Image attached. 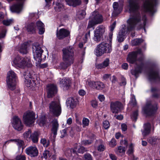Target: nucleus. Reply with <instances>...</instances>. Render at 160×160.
I'll return each instance as SVG.
<instances>
[{
	"instance_id": "nucleus-1",
	"label": "nucleus",
	"mask_w": 160,
	"mask_h": 160,
	"mask_svg": "<svg viewBox=\"0 0 160 160\" xmlns=\"http://www.w3.org/2000/svg\"><path fill=\"white\" fill-rule=\"evenodd\" d=\"M147 21L145 16H143L142 18L139 14L135 15L128 20V27L123 25L119 31L117 36V40L119 42H122L125 38V35L128 32L132 30L135 26L140 28H143L144 32H146L145 26Z\"/></svg>"
},
{
	"instance_id": "nucleus-2",
	"label": "nucleus",
	"mask_w": 160,
	"mask_h": 160,
	"mask_svg": "<svg viewBox=\"0 0 160 160\" xmlns=\"http://www.w3.org/2000/svg\"><path fill=\"white\" fill-rule=\"evenodd\" d=\"M12 64L17 68H24L26 66L31 67L32 64L29 57L22 58L17 56L12 60Z\"/></svg>"
},
{
	"instance_id": "nucleus-3",
	"label": "nucleus",
	"mask_w": 160,
	"mask_h": 160,
	"mask_svg": "<svg viewBox=\"0 0 160 160\" xmlns=\"http://www.w3.org/2000/svg\"><path fill=\"white\" fill-rule=\"evenodd\" d=\"M63 59L67 64L66 66L64 67V65L65 63L62 64L61 65L62 68L65 69L68 66L70 65L72 63L73 56V49L72 47H69L63 49Z\"/></svg>"
},
{
	"instance_id": "nucleus-4",
	"label": "nucleus",
	"mask_w": 160,
	"mask_h": 160,
	"mask_svg": "<svg viewBox=\"0 0 160 160\" xmlns=\"http://www.w3.org/2000/svg\"><path fill=\"white\" fill-rule=\"evenodd\" d=\"M24 75L25 79V82L27 87L33 90L38 82L37 80L35 79L33 72L32 71L27 70L25 72Z\"/></svg>"
},
{
	"instance_id": "nucleus-5",
	"label": "nucleus",
	"mask_w": 160,
	"mask_h": 160,
	"mask_svg": "<svg viewBox=\"0 0 160 160\" xmlns=\"http://www.w3.org/2000/svg\"><path fill=\"white\" fill-rule=\"evenodd\" d=\"M112 50L111 44L102 42L96 47L94 53L97 56H101L106 53H109Z\"/></svg>"
},
{
	"instance_id": "nucleus-6",
	"label": "nucleus",
	"mask_w": 160,
	"mask_h": 160,
	"mask_svg": "<svg viewBox=\"0 0 160 160\" xmlns=\"http://www.w3.org/2000/svg\"><path fill=\"white\" fill-rule=\"evenodd\" d=\"M88 28H91L94 25L102 22L103 19L102 15L98 12L94 11L90 17Z\"/></svg>"
},
{
	"instance_id": "nucleus-7",
	"label": "nucleus",
	"mask_w": 160,
	"mask_h": 160,
	"mask_svg": "<svg viewBox=\"0 0 160 160\" xmlns=\"http://www.w3.org/2000/svg\"><path fill=\"white\" fill-rule=\"evenodd\" d=\"M49 107L50 112L54 115L58 116L61 114L62 108L59 100L51 102L49 104Z\"/></svg>"
},
{
	"instance_id": "nucleus-8",
	"label": "nucleus",
	"mask_w": 160,
	"mask_h": 160,
	"mask_svg": "<svg viewBox=\"0 0 160 160\" xmlns=\"http://www.w3.org/2000/svg\"><path fill=\"white\" fill-rule=\"evenodd\" d=\"M33 55L36 63H40L42 60V56L43 51L38 43H34L32 46Z\"/></svg>"
},
{
	"instance_id": "nucleus-9",
	"label": "nucleus",
	"mask_w": 160,
	"mask_h": 160,
	"mask_svg": "<svg viewBox=\"0 0 160 160\" xmlns=\"http://www.w3.org/2000/svg\"><path fill=\"white\" fill-rule=\"evenodd\" d=\"M17 79V75L13 71L10 70L8 72L7 82L8 88L11 90L15 88Z\"/></svg>"
},
{
	"instance_id": "nucleus-10",
	"label": "nucleus",
	"mask_w": 160,
	"mask_h": 160,
	"mask_svg": "<svg viewBox=\"0 0 160 160\" xmlns=\"http://www.w3.org/2000/svg\"><path fill=\"white\" fill-rule=\"evenodd\" d=\"M35 113L32 111H28L23 115V120L25 124L30 126L34 122Z\"/></svg>"
},
{
	"instance_id": "nucleus-11",
	"label": "nucleus",
	"mask_w": 160,
	"mask_h": 160,
	"mask_svg": "<svg viewBox=\"0 0 160 160\" xmlns=\"http://www.w3.org/2000/svg\"><path fill=\"white\" fill-rule=\"evenodd\" d=\"M11 123L12 127L17 131H21L23 128V125L21 119L17 116H15L13 117Z\"/></svg>"
},
{
	"instance_id": "nucleus-12",
	"label": "nucleus",
	"mask_w": 160,
	"mask_h": 160,
	"mask_svg": "<svg viewBox=\"0 0 160 160\" xmlns=\"http://www.w3.org/2000/svg\"><path fill=\"white\" fill-rule=\"evenodd\" d=\"M158 108L157 104L152 105L151 104H148L143 108L142 111L145 114L150 115L155 113Z\"/></svg>"
},
{
	"instance_id": "nucleus-13",
	"label": "nucleus",
	"mask_w": 160,
	"mask_h": 160,
	"mask_svg": "<svg viewBox=\"0 0 160 160\" xmlns=\"http://www.w3.org/2000/svg\"><path fill=\"white\" fill-rule=\"evenodd\" d=\"M26 153L32 158H35L38 155V151L36 147L29 146L25 150Z\"/></svg>"
},
{
	"instance_id": "nucleus-14",
	"label": "nucleus",
	"mask_w": 160,
	"mask_h": 160,
	"mask_svg": "<svg viewBox=\"0 0 160 160\" xmlns=\"http://www.w3.org/2000/svg\"><path fill=\"white\" fill-rule=\"evenodd\" d=\"M141 53V49H138L137 51L129 53L127 58V61L130 63H133L136 61L137 55Z\"/></svg>"
},
{
	"instance_id": "nucleus-15",
	"label": "nucleus",
	"mask_w": 160,
	"mask_h": 160,
	"mask_svg": "<svg viewBox=\"0 0 160 160\" xmlns=\"http://www.w3.org/2000/svg\"><path fill=\"white\" fill-rule=\"evenodd\" d=\"M122 106L121 103L118 101L111 102L110 105L111 111L113 113H117L121 110Z\"/></svg>"
},
{
	"instance_id": "nucleus-16",
	"label": "nucleus",
	"mask_w": 160,
	"mask_h": 160,
	"mask_svg": "<svg viewBox=\"0 0 160 160\" xmlns=\"http://www.w3.org/2000/svg\"><path fill=\"white\" fill-rule=\"evenodd\" d=\"M59 80L60 86L63 88V89H67L69 88L71 83L70 79L65 78L62 79L60 78Z\"/></svg>"
},
{
	"instance_id": "nucleus-17",
	"label": "nucleus",
	"mask_w": 160,
	"mask_h": 160,
	"mask_svg": "<svg viewBox=\"0 0 160 160\" xmlns=\"http://www.w3.org/2000/svg\"><path fill=\"white\" fill-rule=\"evenodd\" d=\"M47 90L48 97L50 98L52 97L57 92V88L56 86L53 84L49 85L47 86Z\"/></svg>"
},
{
	"instance_id": "nucleus-18",
	"label": "nucleus",
	"mask_w": 160,
	"mask_h": 160,
	"mask_svg": "<svg viewBox=\"0 0 160 160\" xmlns=\"http://www.w3.org/2000/svg\"><path fill=\"white\" fill-rule=\"evenodd\" d=\"M70 34V32L66 29L62 28L57 32V35L59 39H61L68 36Z\"/></svg>"
},
{
	"instance_id": "nucleus-19",
	"label": "nucleus",
	"mask_w": 160,
	"mask_h": 160,
	"mask_svg": "<svg viewBox=\"0 0 160 160\" xmlns=\"http://www.w3.org/2000/svg\"><path fill=\"white\" fill-rule=\"evenodd\" d=\"M89 85L90 87L94 88L98 90H102L105 86L104 84L100 82H89Z\"/></svg>"
},
{
	"instance_id": "nucleus-20",
	"label": "nucleus",
	"mask_w": 160,
	"mask_h": 160,
	"mask_svg": "<svg viewBox=\"0 0 160 160\" xmlns=\"http://www.w3.org/2000/svg\"><path fill=\"white\" fill-rule=\"evenodd\" d=\"M23 8V3L22 2L18 3L12 6L11 7V9L12 12L19 13L22 10Z\"/></svg>"
},
{
	"instance_id": "nucleus-21",
	"label": "nucleus",
	"mask_w": 160,
	"mask_h": 160,
	"mask_svg": "<svg viewBox=\"0 0 160 160\" xmlns=\"http://www.w3.org/2000/svg\"><path fill=\"white\" fill-rule=\"evenodd\" d=\"M149 78L150 79H155L160 78L158 71L157 69H154L149 73Z\"/></svg>"
},
{
	"instance_id": "nucleus-22",
	"label": "nucleus",
	"mask_w": 160,
	"mask_h": 160,
	"mask_svg": "<svg viewBox=\"0 0 160 160\" xmlns=\"http://www.w3.org/2000/svg\"><path fill=\"white\" fill-rule=\"evenodd\" d=\"M18 49L19 52L22 54H26L28 52V46L26 43H23L19 45Z\"/></svg>"
},
{
	"instance_id": "nucleus-23",
	"label": "nucleus",
	"mask_w": 160,
	"mask_h": 160,
	"mask_svg": "<svg viewBox=\"0 0 160 160\" xmlns=\"http://www.w3.org/2000/svg\"><path fill=\"white\" fill-rule=\"evenodd\" d=\"M9 141H15L16 142L17 145H18L19 149H20L21 148L23 150L26 147L24 141H7L4 142L3 145V147H6V144L8 143H9Z\"/></svg>"
},
{
	"instance_id": "nucleus-24",
	"label": "nucleus",
	"mask_w": 160,
	"mask_h": 160,
	"mask_svg": "<svg viewBox=\"0 0 160 160\" xmlns=\"http://www.w3.org/2000/svg\"><path fill=\"white\" fill-rule=\"evenodd\" d=\"M36 28L39 29V33L40 34H43L45 31L44 25L41 21H37L36 23Z\"/></svg>"
},
{
	"instance_id": "nucleus-25",
	"label": "nucleus",
	"mask_w": 160,
	"mask_h": 160,
	"mask_svg": "<svg viewBox=\"0 0 160 160\" xmlns=\"http://www.w3.org/2000/svg\"><path fill=\"white\" fill-rule=\"evenodd\" d=\"M66 103L71 108H74L76 106V100L72 98H69L68 99Z\"/></svg>"
},
{
	"instance_id": "nucleus-26",
	"label": "nucleus",
	"mask_w": 160,
	"mask_h": 160,
	"mask_svg": "<svg viewBox=\"0 0 160 160\" xmlns=\"http://www.w3.org/2000/svg\"><path fill=\"white\" fill-rule=\"evenodd\" d=\"M113 7L114 9L113 14L115 15L119 14L122 10V8L119 7L118 3L116 2L113 3Z\"/></svg>"
},
{
	"instance_id": "nucleus-27",
	"label": "nucleus",
	"mask_w": 160,
	"mask_h": 160,
	"mask_svg": "<svg viewBox=\"0 0 160 160\" xmlns=\"http://www.w3.org/2000/svg\"><path fill=\"white\" fill-rule=\"evenodd\" d=\"M109 64V60L106 58L102 63L97 64L96 65V68L98 69H102L108 67Z\"/></svg>"
},
{
	"instance_id": "nucleus-28",
	"label": "nucleus",
	"mask_w": 160,
	"mask_h": 160,
	"mask_svg": "<svg viewBox=\"0 0 160 160\" xmlns=\"http://www.w3.org/2000/svg\"><path fill=\"white\" fill-rule=\"evenodd\" d=\"M144 128L142 130L143 136H146L149 134L150 131L151 125L149 123L145 124L144 125Z\"/></svg>"
},
{
	"instance_id": "nucleus-29",
	"label": "nucleus",
	"mask_w": 160,
	"mask_h": 160,
	"mask_svg": "<svg viewBox=\"0 0 160 160\" xmlns=\"http://www.w3.org/2000/svg\"><path fill=\"white\" fill-rule=\"evenodd\" d=\"M58 127V124L57 120H53L52 121V128L51 131L53 133L54 138L55 137V135L57 134Z\"/></svg>"
},
{
	"instance_id": "nucleus-30",
	"label": "nucleus",
	"mask_w": 160,
	"mask_h": 160,
	"mask_svg": "<svg viewBox=\"0 0 160 160\" xmlns=\"http://www.w3.org/2000/svg\"><path fill=\"white\" fill-rule=\"evenodd\" d=\"M26 28L28 32L30 33H34L36 29V27L33 23L28 24Z\"/></svg>"
},
{
	"instance_id": "nucleus-31",
	"label": "nucleus",
	"mask_w": 160,
	"mask_h": 160,
	"mask_svg": "<svg viewBox=\"0 0 160 160\" xmlns=\"http://www.w3.org/2000/svg\"><path fill=\"white\" fill-rule=\"evenodd\" d=\"M54 9L57 12H59L64 9L63 5L61 0H58L54 6Z\"/></svg>"
},
{
	"instance_id": "nucleus-32",
	"label": "nucleus",
	"mask_w": 160,
	"mask_h": 160,
	"mask_svg": "<svg viewBox=\"0 0 160 160\" xmlns=\"http://www.w3.org/2000/svg\"><path fill=\"white\" fill-rule=\"evenodd\" d=\"M69 6L75 7L79 5L81 2L80 0H65Z\"/></svg>"
},
{
	"instance_id": "nucleus-33",
	"label": "nucleus",
	"mask_w": 160,
	"mask_h": 160,
	"mask_svg": "<svg viewBox=\"0 0 160 160\" xmlns=\"http://www.w3.org/2000/svg\"><path fill=\"white\" fill-rule=\"evenodd\" d=\"M105 32V27L102 25H99L96 28L94 32L103 36Z\"/></svg>"
},
{
	"instance_id": "nucleus-34",
	"label": "nucleus",
	"mask_w": 160,
	"mask_h": 160,
	"mask_svg": "<svg viewBox=\"0 0 160 160\" xmlns=\"http://www.w3.org/2000/svg\"><path fill=\"white\" fill-rule=\"evenodd\" d=\"M142 68L141 67H139L136 68L135 69H132L131 70V72L132 75H134L135 77H137L138 74L141 72Z\"/></svg>"
},
{
	"instance_id": "nucleus-35",
	"label": "nucleus",
	"mask_w": 160,
	"mask_h": 160,
	"mask_svg": "<svg viewBox=\"0 0 160 160\" xmlns=\"http://www.w3.org/2000/svg\"><path fill=\"white\" fill-rule=\"evenodd\" d=\"M93 39L94 41L99 42L103 40V36L94 32Z\"/></svg>"
},
{
	"instance_id": "nucleus-36",
	"label": "nucleus",
	"mask_w": 160,
	"mask_h": 160,
	"mask_svg": "<svg viewBox=\"0 0 160 160\" xmlns=\"http://www.w3.org/2000/svg\"><path fill=\"white\" fill-rule=\"evenodd\" d=\"M38 124L40 126H44L46 123L45 116H42L38 120Z\"/></svg>"
},
{
	"instance_id": "nucleus-37",
	"label": "nucleus",
	"mask_w": 160,
	"mask_h": 160,
	"mask_svg": "<svg viewBox=\"0 0 160 160\" xmlns=\"http://www.w3.org/2000/svg\"><path fill=\"white\" fill-rule=\"evenodd\" d=\"M143 41L140 38L134 39L131 41V44L132 46L138 45Z\"/></svg>"
},
{
	"instance_id": "nucleus-38",
	"label": "nucleus",
	"mask_w": 160,
	"mask_h": 160,
	"mask_svg": "<svg viewBox=\"0 0 160 160\" xmlns=\"http://www.w3.org/2000/svg\"><path fill=\"white\" fill-rule=\"evenodd\" d=\"M126 147L122 146H119L118 147V149L115 151L116 154H118L120 153H125V152Z\"/></svg>"
},
{
	"instance_id": "nucleus-39",
	"label": "nucleus",
	"mask_w": 160,
	"mask_h": 160,
	"mask_svg": "<svg viewBox=\"0 0 160 160\" xmlns=\"http://www.w3.org/2000/svg\"><path fill=\"white\" fill-rule=\"evenodd\" d=\"M77 143H75L74 145V147L75 148H76V149H78V152L79 153H83L84 152H85L86 150L85 148L83 147V146H79V147H76V145H77Z\"/></svg>"
},
{
	"instance_id": "nucleus-40",
	"label": "nucleus",
	"mask_w": 160,
	"mask_h": 160,
	"mask_svg": "<svg viewBox=\"0 0 160 160\" xmlns=\"http://www.w3.org/2000/svg\"><path fill=\"white\" fill-rule=\"evenodd\" d=\"M89 120L87 118H83L82 120V126L83 128H85L89 126Z\"/></svg>"
},
{
	"instance_id": "nucleus-41",
	"label": "nucleus",
	"mask_w": 160,
	"mask_h": 160,
	"mask_svg": "<svg viewBox=\"0 0 160 160\" xmlns=\"http://www.w3.org/2000/svg\"><path fill=\"white\" fill-rule=\"evenodd\" d=\"M31 130H29L25 132L23 134V136L24 139H26L28 138L31 139Z\"/></svg>"
},
{
	"instance_id": "nucleus-42",
	"label": "nucleus",
	"mask_w": 160,
	"mask_h": 160,
	"mask_svg": "<svg viewBox=\"0 0 160 160\" xmlns=\"http://www.w3.org/2000/svg\"><path fill=\"white\" fill-rule=\"evenodd\" d=\"M86 12L84 10L80 11L77 13V15L78 16V18L80 19L84 18Z\"/></svg>"
},
{
	"instance_id": "nucleus-43",
	"label": "nucleus",
	"mask_w": 160,
	"mask_h": 160,
	"mask_svg": "<svg viewBox=\"0 0 160 160\" xmlns=\"http://www.w3.org/2000/svg\"><path fill=\"white\" fill-rule=\"evenodd\" d=\"M12 19H7L3 21L2 23L3 25L6 26H9L13 22Z\"/></svg>"
},
{
	"instance_id": "nucleus-44",
	"label": "nucleus",
	"mask_w": 160,
	"mask_h": 160,
	"mask_svg": "<svg viewBox=\"0 0 160 160\" xmlns=\"http://www.w3.org/2000/svg\"><path fill=\"white\" fill-rule=\"evenodd\" d=\"M134 152V148L133 147V144L132 143H131L130 144L128 149L127 152V153L128 155L132 154Z\"/></svg>"
},
{
	"instance_id": "nucleus-45",
	"label": "nucleus",
	"mask_w": 160,
	"mask_h": 160,
	"mask_svg": "<svg viewBox=\"0 0 160 160\" xmlns=\"http://www.w3.org/2000/svg\"><path fill=\"white\" fill-rule=\"evenodd\" d=\"M38 16L36 13H31L29 14V18L34 20L38 18Z\"/></svg>"
},
{
	"instance_id": "nucleus-46",
	"label": "nucleus",
	"mask_w": 160,
	"mask_h": 160,
	"mask_svg": "<svg viewBox=\"0 0 160 160\" xmlns=\"http://www.w3.org/2000/svg\"><path fill=\"white\" fill-rule=\"evenodd\" d=\"M31 139L32 140H38V133L37 132H34L31 135Z\"/></svg>"
},
{
	"instance_id": "nucleus-47",
	"label": "nucleus",
	"mask_w": 160,
	"mask_h": 160,
	"mask_svg": "<svg viewBox=\"0 0 160 160\" xmlns=\"http://www.w3.org/2000/svg\"><path fill=\"white\" fill-rule=\"evenodd\" d=\"M84 160H92L91 155L89 153H87L84 155Z\"/></svg>"
},
{
	"instance_id": "nucleus-48",
	"label": "nucleus",
	"mask_w": 160,
	"mask_h": 160,
	"mask_svg": "<svg viewBox=\"0 0 160 160\" xmlns=\"http://www.w3.org/2000/svg\"><path fill=\"white\" fill-rule=\"evenodd\" d=\"M42 143L44 147H48L50 144V141H40Z\"/></svg>"
},
{
	"instance_id": "nucleus-49",
	"label": "nucleus",
	"mask_w": 160,
	"mask_h": 160,
	"mask_svg": "<svg viewBox=\"0 0 160 160\" xmlns=\"http://www.w3.org/2000/svg\"><path fill=\"white\" fill-rule=\"evenodd\" d=\"M110 124L109 122L108 121H105L103 123V126L105 129H108L109 127Z\"/></svg>"
},
{
	"instance_id": "nucleus-50",
	"label": "nucleus",
	"mask_w": 160,
	"mask_h": 160,
	"mask_svg": "<svg viewBox=\"0 0 160 160\" xmlns=\"http://www.w3.org/2000/svg\"><path fill=\"white\" fill-rule=\"evenodd\" d=\"M105 147L103 144L99 145L97 148V150L99 152H102L104 151Z\"/></svg>"
},
{
	"instance_id": "nucleus-51",
	"label": "nucleus",
	"mask_w": 160,
	"mask_h": 160,
	"mask_svg": "<svg viewBox=\"0 0 160 160\" xmlns=\"http://www.w3.org/2000/svg\"><path fill=\"white\" fill-rule=\"evenodd\" d=\"M16 160H26V158L25 156L22 155H18L16 158Z\"/></svg>"
},
{
	"instance_id": "nucleus-52",
	"label": "nucleus",
	"mask_w": 160,
	"mask_h": 160,
	"mask_svg": "<svg viewBox=\"0 0 160 160\" xmlns=\"http://www.w3.org/2000/svg\"><path fill=\"white\" fill-rule=\"evenodd\" d=\"M91 104L93 108H96L98 106L97 101L96 100H92L91 101Z\"/></svg>"
},
{
	"instance_id": "nucleus-53",
	"label": "nucleus",
	"mask_w": 160,
	"mask_h": 160,
	"mask_svg": "<svg viewBox=\"0 0 160 160\" xmlns=\"http://www.w3.org/2000/svg\"><path fill=\"white\" fill-rule=\"evenodd\" d=\"M138 115V112L137 111H136L132 114L131 116V118L133 120L136 121L137 119V117Z\"/></svg>"
},
{
	"instance_id": "nucleus-54",
	"label": "nucleus",
	"mask_w": 160,
	"mask_h": 160,
	"mask_svg": "<svg viewBox=\"0 0 160 160\" xmlns=\"http://www.w3.org/2000/svg\"><path fill=\"white\" fill-rule=\"evenodd\" d=\"M116 141H110L109 143V145L110 147L113 148L116 145Z\"/></svg>"
},
{
	"instance_id": "nucleus-55",
	"label": "nucleus",
	"mask_w": 160,
	"mask_h": 160,
	"mask_svg": "<svg viewBox=\"0 0 160 160\" xmlns=\"http://www.w3.org/2000/svg\"><path fill=\"white\" fill-rule=\"evenodd\" d=\"M79 67L76 68L74 67L73 68V73L74 74H78V76L79 75V72L80 70H81V68H79Z\"/></svg>"
},
{
	"instance_id": "nucleus-56",
	"label": "nucleus",
	"mask_w": 160,
	"mask_h": 160,
	"mask_svg": "<svg viewBox=\"0 0 160 160\" xmlns=\"http://www.w3.org/2000/svg\"><path fill=\"white\" fill-rule=\"evenodd\" d=\"M98 98L99 101L101 102L104 101L105 99L104 96V95L102 94L99 95L98 97Z\"/></svg>"
},
{
	"instance_id": "nucleus-57",
	"label": "nucleus",
	"mask_w": 160,
	"mask_h": 160,
	"mask_svg": "<svg viewBox=\"0 0 160 160\" xmlns=\"http://www.w3.org/2000/svg\"><path fill=\"white\" fill-rule=\"evenodd\" d=\"M109 156L112 160H117V158L116 156L113 154H110Z\"/></svg>"
},
{
	"instance_id": "nucleus-58",
	"label": "nucleus",
	"mask_w": 160,
	"mask_h": 160,
	"mask_svg": "<svg viewBox=\"0 0 160 160\" xmlns=\"http://www.w3.org/2000/svg\"><path fill=\"white\" fill-rule=\"evenodd\" d=\"M75 118L76 123L78 124L81 125V122L80 121V118L77 115H75Z\"/></svg>"
},
{
	"instance_id": "nucleus-59",
	"label": "nucleus",
	"mask_w": 160,
	"mask_h": 160,
	"mask_svg": "<svg viewBox=\"0 0 160 160\" xmlns=\"http://www.w3.org/2000/svg\"><path fill=\"white\" fill-rule=\"evenodd\" d=\"M116 24V22H114L110 26V28L111 32H112L114 29Z\"/></svg>"
},
{
	"instance_id": "nucleus-60",
	"label": "nucleus",
	"mask_w": 160,
	"mask_h": 160,
	"mask_svg": "<svg viewBox=\"0 0 160 160\" xmlns=\"http://www.w3.org/2000/svg\"><path fill=\"white\" fill-rule=\"evenodd\" d=\"M92 141H82V143H83L85 145H89L91 144Z\"/></svg>"
},
{
	"instance_id": "nucleus-61",
	"label": "nucleus",
	"mask_w": 160,
	"mask_h": 160,
	"mask_svg": "<svg viewBox=\"0 0 160 160\" xmlns=\"http://www.w3.org/2000/svg\"><path fill=\"white\" fill-rule=\"evenodd\" d=\"M121 128L122 131H126L127 129V125L124 124L123 123L121 125Z\"/></svg>"
},
{
	"instance_id": "nucleus-62",
	"label": "nucleus",
	"mask_w": 160,
	"mask_h": 160,
	"mask_svg": "<svg viewBox=\"0 0 160 160\" xmlns=\"http://www.w3.org/2000/svg\"><path fill=\"white\" fill-rule=\"evenodd\" d=\"M49 151L48 150H45L44 151L43 154V156L44 158L45 159L48 158V154Z\"/></svg>"
},
{
	"instance_id": "nucleus-63",
	"label": "nucleus",
	"mask_w": 160,
	"mask_h": 160,
	"mask_svg": "<svg viewBox=\"0 0 160 160\" xmlns=\"http://www.w3.org/2000/svg\"><path fill=\"white\" fill-rule=\"evenodd\" d=\"M110 74H105L103 75V78L105 80H107L110 78Z\"/></svg>"
},
{
	"instance_id": "nucleus-64",
	"label": "nucleus",
	"mask_w": 160,
	"mask_h": 160,
	"mask_svg": "<svg viewBox=\"0 0 160 160\" xmlns=\"http://www.w3.org/2000/svg\"><path fill=\"white\" fill-rule=\"evenodd\" d=\"M61 137L62 138L63 137L66 135V129H64L61 132Z\"/></svg>"
}]
</instances>
